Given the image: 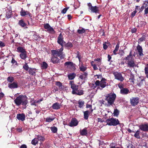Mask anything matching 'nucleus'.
Wrapping results in <instances>:
<instances>
[{"label": "nucleus", "instance_id": "obj_36", "mask_svg": "<svg viewBox=\"0 0 148 148\" xmlns=\"http://www.w3.org/2000/svg\"><path fill=\"white\" fill-rule=\"evenodd\" d=\"M78 107L80 108H81L83 107V106L84 105V101L82 100H79L78 103Z\"/></svg>", "mask_w": 148, "mask_h": 148}, {"label": "nucleus", "instance_id": "obj_3", "mask_svg": "<svg viewBox=\"0 0 148 148\" xmlns=\"http://www.w3.org/2000/svg\"><path fill=\"white\" fill-rule=\"evenodd\" d=\"M63 48H61L59 49L52 50L51 51V56L55 57H60V59H63L65 56L63 51Z\"/></svg>", "mask_w": 148, "mask_h": 148}, {"label": "nucleus", "instance_id": "obj_33", "mask_svg": "<svg viewBox=\"0 0 148 148\" xmlns=\"http://www.w3.org/2000/svg\"><path fill=\"white\" fill-rule=\"evenodd\" d=\"M17 51L18 52L21 53L26 51L22 47H19L17 48Z\"/></svg>", "mask_w": 148, "mask_h": 148}, {"label": "nucleus", "instance_id": "obj_42", "mask_svg": "<svg viewBox=\"0 0 148 148\" xmlns=\"http://www.w3.org/2000/svg\"><path fill=\"white\" fill-rule=\"evenodd\" d=\"M86 69L87 68L83 65H81V66L79 67L80 71H85L86 70Z\"/></svg>", "mask_w": 148, "mask_h": 148}, {"label": "nucleus", "instance_id": "obj_56", "mask_svg": "<svg viewBox=\"0 0 148 148\" xmlns=\"http://www.w3.org/2000/svg\"><path fill=\"white\" fill-rule=\"evenodd\" d=\"M137 11L134 10L131 13V16L132 17H134L137 12Z\"/></svg>", "mask_w": 148, "mask_h": 148}, {"label": "nucleus", "instance_id": "obj_20", "mask_svg": "<svg viewBox=\"0 0 148 148\" xmlns=\"http://www.w3.org/2000/svg\"><path fill=\"white\" fill-rule=\"evenodd\" d=\"M8 86L11 88H16L18 87V84L15 82H14L12 83H9Z\"/></svg>", "mask_w": 148, "mask_h": 148}, {"label": "nucleus", "instance_id": "obj_16", "mask_svg": "<svg viewBox=\"0 0 148 148\" xmlns=\"http://www.w3.org/2000/svg\"><path fill=\"white\" fill-rule=\"evenodd\" d=\"M16 118L19 120L23 121L25 120V115L23 113L18 114L16 116Z\"/></svg>", "mask_w": 148, "mask_h": 148}, {"label": "nucleus", "instance_id": "obj_6", "mask_svg": "<svg viewBox=\"0 0 148 148\" xmlns=\"http://www.w3.org/2000/svg\"><path fill=\"white\" fill-rule=\"evenodd\" d=\"M106 122L107 124L110 126H116L119 124L118 119L114 118L108 119H107Z\"/></svg>", "mask_w": 148, "mask_h": 148}, {"label": "nucleus", "instance_id": "obj_18", "mask_svg": "<svg viewBox=\"0 0 148 148\" xmlns=\"http://www.w3.org/2000/svg\"><path fill=\"white\" fill-rule=\"evenodd\" d=\"M51 60L54 64L58 63L60 62V60L56 57L51 56Z\"/></svg>", "mask_w": 148, "mask_h": 148}, {"label": "nucleus", "instance_id": "obj_32", "mask_svg": "<svg viewBox=\"0 0 148 148\" xmlns=\"http://www.w3.org/2000/svg\"><path fill=\"white\" fill-rule=\"evenodd\" d=\"M29 116L31 117L30 118V119H34L37 116V115L36 114H32V113L29 112Z\"/></svg>", "mask_w": 148, "mask_h": 148}, {"label": "nucleus", "instance_id": "obj_1", "mask_svg": "<svg viewBox=\"0 0 148 148\" xmlns=\"http://www.w3.org/2000/svg\"><path fill=\"white\" fill-rule=\"evenodd\" d=\"M14 101L16 105L18 106L21 104L25 106L28 103L26 97L23 95H20L17 97L14 100Z\"/></svg>", "mask_w": 148, "mask_h": 148}, {"label": "nucleus", "instance_id": "obj_48", "mask_svg": "<svg viewBox=\"0 0 148 148\" xmlns=\"http://www.w3.org/2000/svg\"><path fill=\"white\" fill-rule=\"evenodd\" d=\"M47 31L49 32H54L55 31L51 27H50L47 29Z\"/></svg>", "mask_w": 148, "mask_h": 148}, {"label": "nucleus", "instance_id": "obj_54", "mask_svg": "<svg viewBox=\"0 0 148 148\" xmlns=\"http://www.w3.org/2000/svg\"><path fill=\"white\" fill-rule=\"evenodd\" d=\"M64 65H74V64L73 62L69 61L66 62L64 63ZM74 65L75 64H74Z\"/></svg>", "mask_w": 148, "mask_h": 148}, {"label": "nucleus", "instance_id": "obj_64", "mask_svg": "<svg viewBox=\"0 0 148 148\" xmlns=\"http://www.w3.org/2000/svg\"><path fill=\"white\" fill-rule=\"evenodd\" d=\"M124 52L123 51V50H122L121 51V52H120V55L121 56H123L124 55Z\"/></svg>", "mask_w": 148, "mask_h": 148}, {"label": "nucleus", "instance_id": "obj_31", "mask_svg": "<svg viewBox=\"0 0 148 148\" xmlns=\"http://www.w3.org/2000/svg\"><path fill=\"white\" fill-rule=\"evenodd\" d=\"M20 56L21 58L23 59H25L27 57V52L25 51L23 53H21L20 55Z\"/></svg>", "mask_w": 148, "mask_h": 148}, {"label": "nucleus", "instance_id": "obj_61", "mask_svg": "<svg viewBox=\"0 0 148 148\" xmlns=\"http://www.w3.org/2000/svg\"><path fill=\"white\" fill-rule=\"evenodd\" d=\"M20 148H27V146L23 144L20 146Z\"/></svg>", "mask_w": 148, "mask_h": 148}, {"label": "nucleus", "instance_id": "obj_40", "mask_svg": "<svg viewBox=\"0 0 148 148\" xmlns=\"http://www.w3.org/2000/svg\"><path fill=\"white\" fill-rule=\"evenodd\" d=\"M85 29L84 28H82V29H78L77 30V32L79 34H81L84 33L85 32Z\"/></svg>", "mask_w": 148, "mask_h": 148}, {"label": "nucleus", "instance_id": "obj_26", "mask_svg": "<svg viewBox=\"0 0 148 148\" xmlns=\"http://www.w3.org/2000/svg\"><path fill=\"white\" fill-rule=\"evenodd\" d=\"M56 85L58 87L60 91H61L63 88L62 83L59 82H56Z\"/></svg>", "mask_w": 148, "mask_h": 148}, {"label": "nucleus", "instance_id": "obj_25", "mask_svg": "<svg viewBox=\"0 0 148 148\" xmlns=\"http://www.w3.org/2000/svg\"><path fill=\"white\" fill-rule=\"evenodd\" d=\"M36 137L38 140V141H39L41 142H42L45 140V138L44 136H41L40 135L37 136Z\"/></svg>", "mask_w": 148, "mask_h": 148}, {"label": "nucleus", "instance_id": "obj_22", "mask_svg": "<svg viewBox=\"0 0 148 148\" xmlns=\"http://www.w3.org/2000/svg\"><path fill=\"white\" fill-rule=\"evenodd\" d=\"M61 105L58 103H54L52 106V108L54 109L58 110L60 108Z\"/></svg>", "mask_w": 148, "mask_h": 148}, {"label": "nucleus", "instance_id": "obj_12", "mask_svg": "<svg viewBox=\"0 0 148 148\" xmlns=\"http://www.w3.org/2000/svg\"><path fill=\"white\" fill-rule=\"evenodd\" d=\"M139 98L138 97H132L130 99V103L131 105L135 106L137 105L139 102Z\"/></svg>", "mask_w": 148, "mask_h": 148}, {"label": "nucleus", "instance_id": "obj_45", "mask_svg": "<svg viewBox=\"0 0 148 148\" xmlns=\"http://www.w3.org/2000/svg\"><path fill=\"white\" fill-rule=\"evenodd\" d=\"M8 81L10 82H12L14 80L13 77H9L7 79Z\"/></svg>", "mask_w": 148, "mask_h": 148}, {"label": "nucleus", "instance_id": "obj_19", "mask_svg": "<svg viewBox=\"0 0 148 148\" xmlns=\"http://www.w3.org/2000/svg\"><path fill=\"white\" fill-rule=\"evenodd\" d=\"M130 92L129 90L127 88H124L120 90V93L123 95H127Z\"/></svg>", "mask_w": 148, "mask_h": 148}, {"label": "nucleus", "instance_id": "obj_11", "mask_svg": "<svg viewBox=\"0 0 148 148\" xmlns=\"http://www.w3.org/2000/svg\"><path fill=\"white\" fill-rule=\"evenodd\" d=\"M70 84L71 88L72 89V93L73 94L77 90L78 86L74 84V82L72 81L70 82Z\"/></svg>", "mask_w": 148, "mask_h": 148}, {"label": "nucleus", "instance_id": "obj_39", "mask_svg": "<svg viewBox=\"0 0 148 148\" xmlns=\"http://www.w3.org/2000/svg\"><path fill=\"white\" fill-rule=\"evenodd\" d=\"M65 46L68 48H70L72 47L73 45L72 43L71 42H68L66 43H65Z\"/></svg>", "mask_w": 148, "mask_h": 148}, {"label": "nucleus", "instance_id": "obj_23", "mask_svg": "<svg viewBox=\"0 0 148 148\" xmlns=\"http://www.w3.org/2000/svg\"><path fill=\"white\" fill-rule=\"evenodd\" d=\"M88 74V73L86 72H84L83 73L79 75V78L82 80H85L87 77Z\"/></svg>", "mask_w": 148, "mask_h": 148}, {"label": "nucleus", "instance_id": "obj_44", "mask_svg": "<svg viewBox=\"0 0 148 148\" xmlns=\"http://www.w3.org/2000/svg\"><path fill=\"white\" fill-rule=\"evenodd\" d=\"M119 112L117 109L114 110L113 113L114 116H117L119 114Z\"/></svg>", "mask_w": 148, "mask_h": 148}, {"label": "nucleus", "instance_id": "obj_27", "mask_svg": "<svg viewBox=\"0 0 148 148\" xmlns=\"http://www.w3.org/2000/svg\"><path fill=\"white\" fill-rule=\"evenodd\" d=\"M84 94V91L82 90H77L73 94H76L79 95H81Z\"/></svg>", "mask_w": 148, "mask_h": 148}, {"label": "nucleus", "instance_id": "obj_58", "mask_svg": "<svg viewBox=\"0 0 148 148\" xmlns=\"http://www.w3.org/2000/svg\"><path fill=\"white\" fill-rule=\"evenodd\" d=\"M77 57L78 58L79 60L81 58V55H80V53L78 51L77 52Z\"/></svg>", "mask_w": 148, "mask_h": 148}, {"label": "nucleus", "instance_id": "obj_37", "mask_svg": "<svg viewBox=\"0 0 148 148\" xmlns=\"http://www.w3.org/2000/svg\"><path fill=\"white\" fill-rule=\"evenodd\" d=\"M38 140L36 137L32 140L31 143L32 144L35 145L38 143Z\"/></svg>", "mask_w": 148, "mask_h": 148}, {"label": "nucleus", "instance_id": "obj_59", "mask_svg": "<svg viewBox=\"0 0 148 148\" xmlns=\"http://www.w3.org/2000/svg\"><path fill=\"white\" fill-rule=\"evenodd\" d=\"M148 66L145 67V74L148 73Z\"/></svg>", "mask_w": 148, "mask_h": 148}, {"label": "nucleus", "instance_id": "obj_10", "mask_svg": "<svg viewBox=\"0 0 148 148\" xmlns=\"http://www.w3.org/2000/svg\"><path fill=\"white\" fill-rule=\"evenodd\" d=\"M20 14L22 16L24 17L27 15H28L30 17H32V14L30 13L29 11H25L23 10V8H21V11L20 12Z\"/></svg>", "mask_w": 148, "mask_h": 148}, {"label": "nucleus", "instance_id": "obj_57", "mask_svg": "<svg viewBox=\"0 0 148 148\" xmlns=\"http://www.w3.org/2000/svg\"><path fill=\"white\" fill-rule=\"evenodd\" d=\"M23 67L27 71H28L29 68L28 65H23Z\"/></svg>", "mask_w": 148, "mask_h": 148}, {"label": "nucleus", "instance_id": "obj_51", "mask_svg": "<svg viewBox=\"0 0 148 148\" xmlns=\"http://www.w3.org/2000/svg\"><path fill=\"white\" fill-rule=\"evenodd\" d=\"M137 30V28H133L131 29V32L132 33H136V32Z\"/></svg>", "mask_w": 148, "mask_h": 148}, {"label": "nucleus", "instance_id": "obj_17", "mask_svg": "<svg viewBox=\"0 0 148 148\" xmlns=\"http://www.w3.org/2000/svg\"><path fill=\"white\" fill-rule=\"evenodd\" d=\"M57 40V42L58 44L62 42H64V43H66V42L64 40V38L61 34H60L58 37Z\"/></svg>", "mask_w": 148, "mask_h": 148}, {"label": "nucleus", "instance_id": "obj_46", "mask_svg": "<svg viewBox=\"0 0 148 148\" xmlns=\"http://www.w3.org/2000/svg\"><path fill=\"white\" fill-rule=\"evenodd\" d=\"M69 7H66L63 9L61 12V13L63 14H65L67 10L69 9Z\"/></svg>", "mask_w": 148, "mask_h": 148}, {"label": "nucleus", "instance_id": "obj_34", "mask_svg": "<svg viewBox=\"0 0 148 148\" xmlns=\"http://www.w3.org/2000/svg\"><path fill=\"white\" fill-rule=\"evenodd\" d=\"M89 112L87 110L84 112V118L86 120L88 119L89 116Z\"/></svg>", "mask_w": 148, "mask_h": 148}, {"label": "nucleus", "instance_id": "obj_29", "mask_svg": "<svg viewBox=\"0 0 148 148\" xmlns=\"http://www.w3.org/2000/svg\"><path fill=\"white\" fill-rule=\"evenodd\" d=\"M18 24L22 27H24L26 25V23L22 19L19 21Z\"/></svg>", "mask_w": 148, "mask_h": 148}, {"label": "nucleus", "instance_id": "obj_38", "mask_svg": "<svg viewBox=\"0 0 148 148\" xmlns=\"http://www.w3.org/2000/svg\"><path fill=\"white\" fill-rule=\"evenodd\" d=\"M36 71V70L35 69H32V68H29V70H28V71L29 74L32 75H33L35 73Z\"/></svg>", "mask_w": 148, "mask_h": 148}, {"label": "nucleus", "instance_id": "obj_62", "mask_svg": "<svg viewBox=\"0 0 148 148\" xmlns=\"http://www.w3.org/2000/svg\"><path fill=\"white\" fill-rule=\"evenodd\" d=\"M67 16L68 17V19L69 20H71L72 18L71 14H68Z\"/></svg>", "mask_w": 148, "mask_h": 148}, {"label": "nucleus", "instance_id": "obj_60", "mask_svg": "<svg viewBox=\"0 0 148 148\" xmlns=\"http://www.w3.org/2000/svg\"><path fill=\"white\" fill-rule=\"evenodd\" d=\"M47 68V65H41V68L42 69H46Z\"/></svg>", "mask_w": 148, "mask_h": 148}, {"label": "nucleus", "instance_id": "obj_53", "mask_svg": "<svg viewBox=\"0 0 148 148\" xmlns=\"http://www.w3.org/2000/svg\"><path fill=\"white\" fill-rule=\"evenodd\" d=\"M119 87L121 89L124 88V86L123 84L121 83H119L118 85Z\"/></svg>", "mask_w": 148, "mask_h": 148}, {"label": "nucleus", "instance_id": "obj_4", "mask_svg": "<svg viewBox=\"0 0 148 148\" xmlns=\"http://www.w3.org/2000/svg\"><path fill=\"white\" fill-rule=\"evenodd\" d=\"M123 61L127 65H135L134 58L132 54V50H130L129 55L125 58Z\"/></svg>", "mask_w": 148, "mask_h": 148}, {"label": "nucleus", "instance_id": "obj_35", "mask_svg": "<svg viewBox=\"0 0 148 148\" xmlns=\"http://www.w3.org/2000/svg\"><path fill=\"white\" fill-rule=\"evenodd\" d=\"M140 130H138L135 132L134 135V136L136 138L140 139Z\"/></svg>", "mask_w": 148, "mask_h": 148}, {"label": "nucleus", "instance_id": "obj_49", "mask_svg": "<svg viewBox=\"0 0 148 148\" xmlns=\"http://www.w3.org/2000/svg\"><path fill=\"white\" fill-rule=\"evenodd\" d=\"M5 46V44L2 41H0V47L2 48Z\"/></svg>", "mask_w": 148, "mask_h": 148}, {"label": "nucleus", "instance_id": "obj_8", "mask_svg": "<svg viewBox=\"0 0 148 148\" xmlns=\"http://www.w3.org/2000/svg\"><path fill=\"white\" fill-rule=\"evenodd\" d=\"M144 9H145L144 14L146 15L148 14V0H145L143 1L141 8L139 9L140 11H142Z\"/></svg>", "mask_w": 148, "mask_h": 148}, {"label": "nucleus", "instance_id": "obj_5", "mask_svg": "<svg viewBox=\"0 0 148 148\" xmlns=\"http://www.w3.org/2000/svg\"><path fill=\"white\" fill-rule=\"evenodd\" d=\"M106 79L104 78H102L100 81L97 80L95 83L96 86H99L97 88V89H99L102 90L103 88H105L107 85L106 82Z\"/></svg>", "mask_w": 148, "mask_h": 148}, {"label": "nucleus", "instance_id": "obj_30", "mask_svg": "<svg viewBox=\"0 0 148 148\" xmlns=\"http://www.w3.org/2000/svg\"><path fill=\"white\" fill-rule=\"evenodd\" d=\"M76 76V74L73 73L68 75V76L69 79L72 80L75 78Z\"/></svg>", "mask_w": 148, "mask_h": 148}, {"label": "nucleus", "instance_id": "obj_63", "mask_svg": "<svg viewBox=\"0 0 148 148\" xmlns=\"http://www.w3.org/2000/svg\"><path fill=\"white\" fill-rule=\"evenodd\" d=\"M95 62H100V59L99 58H97L96 59H95L94 60Z\"/></svg>", "mask_w": 148, "mask_h": 148}, {"label": "nucleus", "instance_id": "obj_24", "mask_svg": "<svg viewBox=\"0 0 148 148\" xmlns=\"http://www.w3.org/2000/svg\"><path fill=\"white\" fill-rule=\"evenodd\" d=\"M146 36L144 34H143L141 37L138 40V43H140L141 42L145 41L146 39Z\"/></svg>", "mask_w": 148, "mask_h": 148}, {"label": "nucleus", "instance_id": "obj_7", "mask_svg": "<svg viewBox=\"0 0 148 148\" xmlns=\"http://www.w3.org/2000/svg\"><path fill=\"white\" fill-rule=\"evenodd\" d=\"M88 9L92 13H98L99 12V9H101V7L100 5L99 6H92L91 4L89 3H88Z\"/></svg>", "mask_w": 148, "mask_h": 148}, {"label": "nucleus", "instance_id": "obj_14", "mask_svg": "<svg viewBox=\"0 0 148 148\" xmlns=\"http://www.w3.org/2000/svg\"><path fill=\"white\" fill-rule=\"evenodd\" d=\"M78 123V121L76 118H73L69 125L71 127L75 126L77 125Z\"/></svg>", "mask_w": 148, "mask_h": 148}, {"label": "nucleus", "instance_id": "obj_21", "mask_svg": "<svg viewBox=\"0 0 148 148\" xmlns=\"http://www.w3.org/2000/svg\"><path fill=\"white\" fill-rule=\"evenodd\" d=\"M6 17L8 18H11L12 14V11L11 10H10L7 9L6 10Z\"/></svg>", "mask_w": 148, "mask_h": 148}, {"label": "nucleus", "instance_id": "obj_41", "mask_svg": "<svg viewBox=\"0 0 148 148\" xmlns=\"http://www.w3.org/2000/svg\"><path fill=\"white\" fill-rule=\"evenodd\" d=\"M50 129L52 132L54 133H56L58 130L57 128L55 126H53L51 127Z\"/></svg>", "mask_w": 148, "mask_h": 148}, {"label": "nucleus", "instance_id": "obj_13", "mask_svg": "<svg viewBox=\"0 0 148 148\" xmlns=\"http://www.w3.org/2000/svg\"><path fill=\"white\" fill-rule=\"evenodd\" d=\"M139 130L144 131H148V124L147 123L142 124L139 126Z\"/></svg>", "mask_w": 148, "mask_h": 148}, {"label": "nucleus", "instance_id": "obj_2", "mask_svg": "<svg viewBox=\"0 0 148 148\" xmlns=\"http://www.w3.org/2000/svg\"><path fill=\"white\" fill-rule=\"evenodd\" d=\"M116 95L114 93L111 92L105 96V100L107 101V106H110L114 105L116 98Z\"/></svg>", "mask_w": 148, "mask_h": 148}, {"label": "nucleus", "instance_id": "obj_15", "mask_svg": "<svg viewBox=\"0 0 148 148\" xmlns=\"http://www.w3.org/2000/svg\"><path fill=\"white\" fill-rule=\"evenodd\" d=\"M138 54L140 56H144L142 47L140 45H138L136 47Z\"/></svg>", "mask_w": 148, "mask_h": 148}, {"label": "nucleus", "instance_id": "obj_43", "mask_svg": "<svg viewBox=\"0 0 148 148\" xmlns=\"http://www.w3.org/2000/svg\"><path fill=\"white\" fill-rule=\"evenodd\" d=\"M54 118L47 117L46 119V121L47 122H50L53 121Z\"/></svg>", "mask_w": 148, "mask_h": 148}, {"label": "nucleus", "instance_id": "obj_50", "mask_svg": "<svg viewBox=\"0 0 148 148\" xmlns=\"http://www.w3.org/2000/svg\"><path fill=\"white\" fill-rule=\"evenodd\" d=\"M107 42H105L103 43V48L104 50H106L108 47V46L107 45Z\"/></svg>", "mask_w": 148, "mask_h": 148}, {"label": "nucleus", "instance_id": "obj_55", "mask_svg": "<svg viewBox=\"0 0 148 148\" xmlns=\"http://www.w3.org/2000/svg\"><path fill=\"white\" fill-rule=\"evenodd\" d=\"M119 44H120V42H118L117 43V44H116V45L115 47V48L114 49L115 50L118 51V50L119 49Z\"/></svg>", "mask_w": 148, "mask_h": 148}, {"label": "nucleus", "instance_id": "obj_47", "mask_svg": "<svg viewBox=\"0 0 148 148\" xmlns=\"http://www.w3.org/2000/svg\"><path fill=\"white\" fill-rule=\"evenodd\" d=\"M50 27V26L49 23H46L44 24V27L45 29H48Z\"/></svg>", "mask_w": 148, "mask_h": 148}, {"label": "nucleus", "instance_id": "obj_52", "mask_svg": "<svg viewBox=\"0 0 148 148\" xmlns=\"http://www.w3.org/2000/svg\"><path fill=\"white\" fill-rule=\"evenodd\" d=\"M11 62L13 64H15V65H16L17 64V62L13 58H12Z\"/></svg>", "mask_w": 148, "mask_h": 148}, {"label": "nucleus", "instance_id": "obj_9", "mask_svg": "<svg viewBox=\"0 0 148 148\" xmlns=\"http://www.w3.org/2000/svg\"><path fill=\"white\" fill-rule=\"evenodd\" d=\"M113 74L115 77V79H117L120 81H122L124 80V78L120 73L114 72Z\"/></svg>", "mask_w": 148, "mask_h": 148}, {"label": "nucleus", "instance_id": "obj_28", "mask_svg": "<svg viewBox=\"0 0 148 148\" xmlns=\"http://www.w3.org/2000/svg\"><path fill=\"white\" fill-rule=\"evenodd\" d=\"M80 134L82 136L86 135L87 134V128H85L82 130H80Z\"/></svg>", "mask_w": 148, "mask_h": 148}]
</instances>
